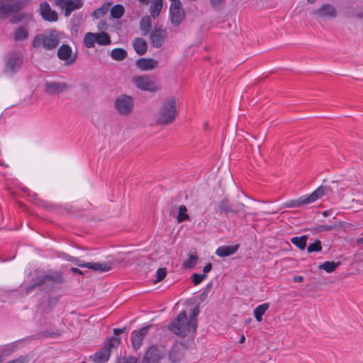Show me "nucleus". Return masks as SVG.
I'll return each instance as SVG.
<instances>
[{"instance_id":"1","label":"nucleus","mask_w":363,"mask_h":363,"mask_svg":"<svg viewBox=\"0 0 363 363\" xmlns=\"http://www.w3.org/2000/svg\"><path fill=\"white\" fill-rule=\"evenodd\" d=\"M323 196H331L342 201L347 207H353L352 202L363 205V187L355 180L339 182L333 181L330 184L320 186L309 195H304L295 200L284 203L281 206L268 209L269 213H276L284 208H297L312 203Z\"/></svg>"},{"instance_id":"2","label":"nucleus","mask_w":363,"mask_h":363,"mask_svg":"<svg viewBox=\"0 0 363 363\" xmlns=\"http://www.w3.org/2000/svg\"><path fill=\"white\" fill-rule=\"evenodd\" d=\"M197 328V320L187 318L186 311H182L168 325L169 330L174 334L184 337L189 333H194Z\"/></svg>"},{"instance_id":"3","label":"nucleus","mask_w":363,"mask_h":363,"mask_svg":"<svg viewBox=\"0 0 363 363\" xmlns=\"http://www.w3.org/2000/svg\"><path fill=\"white\" fill-rule=\"evenodd\" d=\"M64 281L62 274L57 272H52L48 274L38 273L27 286L26 293H30L33 289L41 285H44L45 289L50 291L54 289L55 284H62Z\"/></svg>"},{"instance_id":"4","label":"nucleus","mask_w":363,"mask_h":363,"mask_svg":"<svg viewBox=\"0 0 363 363\" xmlns=\"http://www.w3.org/2000/svg\"><path fill=\"white\" fill-rule=\"evenodd\" d=\"M62 37V32L51 30L48 33L36 35L33 41V46L35 48L42 47L51 50L57 47Z\"/></svg>"},{"instance_id":"5","label":"nucleus","mask_w":363,"mask_h":363,"mask_svg":"<svg viewBox=\"0 0 363 363\" xmlns=\"http://www.w3.org/2000/svg\"><path fill=\"white\" fill-rule=\"evenodd\" d=\"M177 103L174 98L164 102L157 115V122L160 124H170L177 116Z\"/></svg>"},{"instance_id":"6","label":"nucleus","mask_w":363,"mask_h":363,"mask_svg":"<svg viewBox=\"0 0 363 363\" xmlns=\"http://www.w3.org/2000/svg\"><path fill=\"white\" fill-rule=\"evenodd\" d=\"M121 344V340L116 337H112L107 340L104 346L93 356L95 363H106L108 361L111 354V349L118 347Z\"/></svg>"},{"instance_id":"7","label":"nucleus","mask_w":363,"mask_h":363,"mask_svg":"<svg viewBox=\"0 0 363 363\" xmlns=\"http://www.w3.org/2000/svg\"><path fill=\"white\" fill-rule=\"evenodd\" d=\"M111 38L105 32L86 33L84 37V44L88 48H91L96 44L99 45H108L111 44Z\"/></svg>"},{"instance_id":"8","label":"nucleus","mask_w":363,"mask_h":363,"mask_svg":"<svg viewBox=\"0 0 363 363\" xmlns=\"http://www.w3.org/2000/svg\"><path fill=\"white\" fill-rule=\"evenodd\" d=\"M165 355L166 352L163 346L152 345L145 353L141 363H160Z\"/></svg>"},{"instance_id":"9","label":"nucleus","mask_w":363,"mask_h":363,"mask_svg":"<svg viewBox=\"0 0 363 363\" xmlns=\"http://www.w3.org/2000/svg\"><path fill=\"white\" fill-rule=\"evenodd\" d=\"M115 108L121 115H128L133 109L134 100L130 96L125 94L119 96L115 101Z\"/></svg>"},{"instance_id":"10","label":"nucleus","mask_w":363,"mask_h":363,"mask_svg":"<svg viewBox=\"0 0 363 363\" xmlns=\"http://www.w3.org/2000/svg\"><path fill=\"white\" fill-rule=\"evenodd\" d=\"M171 5L169 8V16L172 23L178 26L181 24L185 17V13L182 7L179 0H169Z\"/></svg>"},{"instance_id":"11","label":"nucleus","mask_w":363,"mask_h":363,"mask_svg":"<svg viewBox=\"0 0 363 363\" xmlns=\"http://www.w3.org/2000/svg\"><path fill=\"white\" fill-rule=\"evenodd\" d=\"M55 4L64 11L65 16H69L71 13L82 7V0H55Z\"/></svg>"},{"instance_id":"12","label":"nucleus","mask_w":363,"mask_h":363,"mask_svg":"<svg viewBox=\"0 0 363 363\" xmlns=\"http://www.w3.org/2000/svg\"><path fill=\"white\" fill-rule=\"evenodd\" d=\"M135 86L143 91L155 92L159 86L147 76H138L133 79Z\"/></svg>"},{"instance_id":"13","label":"nucleus","mask_w":363,"mask_h":363,"mask_svg":"<svg viewBox=\"0 0 363 363\" xmlns=\"http://www.w3.org/2000/svg\"><path fill=\"white\" fill-rule=\"evenodd\" d=\"M21 6L20 0H0V19L9 13L16 12Z\"/></svg>"},{"instance_id":"14","label":"nucleus","mask_w":363,"mask_h":363,"mask_svg":"<svg viewBox=\"0 0 363 363\" xmlns=\"http://www.w3.org/2000/svg\"><path fill=\"white\" fill-rule=\"evenodd\" d=\"M187 348L188 346L184 342H176L169 352V360L172 363L179 362L183 358L184 351Z\"/></svg>"},{"instance_id":"15","label":"nucleus","mask_w":363,"mask_h":363,"mask_svg":"<svg viewBox=\"0 0 363 363\" xmlns=\"http://www.w3.org/2000/svg\"><path fill=\"white\" fill-rule=\"evenodd\" d=\"M77 265L81 268H88L96 272H106L112 269L110 262H77Z\"/></svg>"},{"instance_id":"16","label":"nucleus","mask_w":363,"mask_h":363,"mask_svg":"<svg viewBox=\"0 0 363 363\" xmlns=\"http://www.w3.org/2000/svg\"><path fill=\"white\" fill-rule=\"evenodd\" d=\"M149 326L143 327L140 330H134L131 334V342L135 351L140 349L145 337L148 333Z\"/></svg>"},{"instance_id":"17","label":"nucleus","mask_w":363,"mask_h":363,"mask_svg":"<svg viewBox=\"0 0 363 363\" xmlns=\"http://www.w3.org/2000/svg\"><path fill=\"white\" fill-rule=\"evenodd\" d=\"M40 11L43 18L45 21L54 22L57 20V13L51 9L47 2L40 4Z\"/></svg>"},{"instance_id":"18","label":"nucleus","mask_w":363,"mask_h":363,"mask_svg":"<svg viewBox=\"0 0 363 363\" xmlns=\"http://www.w3.org/2000/svg\"><path fill=\"white\" fill-rule=\"evenodd\" d=\"M21 62L22 58L19 55L16 53L10 54L6 65V71L10 73L14 72L20 67Z\"/></svg>"},{"instance_id":"19","label":"nucleus","mask_w":363,"mask_h":363,"mask_svg":"<svg viewBox=\"0 0 363 363\" xmlns=\"http://www.w3.org/2000/svg\"><path fill=\"white\" fill-rule=\"evenodd\" d=\"M166 38V33L162 30H155L151 35L150 40L155 48H160Z\"/></svg>"},{"instance_id":"20","label":"nucleus","mask_w":363,"mask_h":363,"mask_svg":"<svg viewBox=\"0 0 363 363\" xmlns=\"http://www.w3.org/2000/svg\"><path fill=\"white\" fill-rule=\"evenodd\" d=\"M136 65L143 71H148L157 67V62L151 58H140L136 61Z\"/></svg>"},{"instance_id":"21","label":"nucleus","mask_w":363,"mask_h":363,"mask_svg":"<svg viewBox=\"0 0 363 363\" xmlns=\"http://www.w3.org/2000/svg\"><path fill=\"white\" fill-rule=\"evenodd\" d=\"M66 87L67 86L65 84L48 82L45 84V91L48 94H52L63 91Z\"/></svg>"},{"instance_id":"22","label":"nucleus","mask_w":363,"mask_h":363,"mask_svg":"<svg viewBox=\"0 0 363 363\" xmlns=\"http://www.w3.org/2000/svg\"><path fill=\"white\" fill-rule=\"evenodd\" d=\"M239 247V245L220 246L216 250V254L221 257H228L235 254L238 250Z\"/></svg>"},{"instance_id":"23","label":"nucleus","mask_w":363,"mask_h":363,"mask_svg":"<svg viewBox=\"0 0 363 363\" xmlns=\"http://www.w3.org/2000/svg\"><path fill=\"white\" fill-rule=\"evenodd\" d=\"M72 48L67 45H62L58 49L57 52L58 57L60 60L73 62L74 60V57L72 56Z\"/></svg>"},{"instance_id":"24","label":"nucleus","mask_w":363,"mask_h":363,"mask_svg":"<svg viewBox=\"0 0 363 363\" xmlns=\"http://www.w3.org/2000/svg\"><path fill=\"white\" fill-rule=\"evenodd\" d=\"M133 46L135 52L140 55H144L147 49V45L145 40L141 38H136L133 41Z\"/></svg>"},{"instance_id":"25","label":"nucleus","mask_w":363,"mask_h":363,"mask_svg":"<svg viewBox=\"0 0 363 363\" xmlns=\"http://www.w3.org/2000/svg\"><path fill=\"white\" fill-rule=\"evenodd\" d=\"M28 36V30L26 26H19L13 33V38L17 41L26 40Z\"/></svg>"},{"instance_id":"26","label":"nucleus","mask_w":363,"mask_h":363,"mask_svg":"<svg viewBox=\"0 0 363 363\" xmlns=\"http://www.w3.org/2000/svg\"><path fill=\"white\" fill-rule=\"evenodd\" d=\"M176 218L178 223L189 220L190 216L185 206L181 205L179 206Z\"/></svg>"},{"instance_id":"27","label":"nucleus","mask_w":363,"mask_h":363,"mask_svg":"<svg viewBox=\"0 0 363 363\" xmlns=\"http://www.w3.org/2000/svg\"><path fill=\"white\" fill-rule=\"evenodd\" d=\"M162 7V0H152L150 6V13L152 17H157Z\"/></svg>"},{"instance_id":"28","label":"nucleus","mask_w":363,"mask_h":363,"mask_svg":"<svg viewBox=\"0 0 363 363\" xmlns=\"http://www.w3.org/2000/svg\"><path fill=\"white\" fill-rule=\"evenodd\" d=\"M269 303H265L261 305H259L254 310V315L257 321H261L262 320V316L264 313L269 309Z\"/></svg>"},{"instance_id":"29","label":"nucleus","mask_w":363,"mask_h":363,"mask_svg":"<svg viewBox=\"0 0 363 363\" xmlns=\"http://www.w3.org/2000/svg\"><path fill=\"white\" fill-rule=\"evenodd\" d=\"M340 264V262H325L323 264L319 265L320 269H323L328 273H331L334 272Z\"/></svg>"},{"instance_id":"30","label":"nucleus","mask_w":363,"mask_h":363,"mask_svg":"<svg viewBox=\"0 0 363 363\" xmlns=\"http://www.w3.org/2000/svg\"><path fill=\"white\" fill-rule=\"evenodd\" d=\"M140 27L144 35H146L152 27L151 18L148 16H143L140 23Z\"/></svg>"},{"instance_id":"31","label":"nucleus","mask_w":363,"mask_h":363,"mask_svg":"<svg viewBox=\"0 0 363 363\" xmlns=\"http://www.w3.org/2000/svg\"><path fill=\"white\" fill-rule=\"evenodd\" d=\"M198 259L199 257L196 255L189 254L188 259L183 262L182 265L186 269H191L196 266Z\"/></svg>"},{"instance_id":"32","label":"nucleus","mask_w":363,"mask_h":363,"mask_svg":"<svg viewBox=\"0 0 363 363\" xmlns=\"http://www.w3.org/2000/svg\"><path fill=\"white\" fill-rule=\"evenodd\" d=\"M307 239L308 237L306 235H303L300 238L294 237L291 239V242L298 248L303 250L306 247Z\"/></svg>"},{"instance_id":"33","label":"nucleus","mask_w":363,"mask_h":363,"mask_svg":"<svg viewBox=\"0 0 363 363\" xmlns=\"http://www.w3.org/2000/svg\"><path fill=\"white\" fill-rule=\"evenodd\" d=\"M319 14L322 16H334L335 10L330 5H324L319 9Z\"/></svg>"},{"instance_id":"34","label":"nucleus","mask_w":363,"mask_h":363,"mask_svg":"<svg viewBox=\"0 0 363 363\" xmlns=\"http://www.w3.org/2000/svg\"><path fill=\"white\" fill-rule=\"evenodd\" d=\"M126 55V51L122 48H115L111 53V57L116 60H122L125 58Z\"/></svg>"},{"instance_id":"35","label":"nucleus","mask_w":363,"mask_h":363,"mask_svg":"<svg viewBox=\"0 0 363 363\" xmlns=\"http://www.w3.org/2000/svg\"><path fill=\"white\" fill-rule=\"evenodd\" d=\"M124 13V8L122 5L117 4L111 9V15L114 18H121Z\"/></svg>"},{"instance_id":"36","label":"nucleus","mask_w":363,"mask_h":363,"mask_svg":"<svg viewBox=\"0 0 363 363\" xmlns=\"http://www.w3.org/2000/svg\"><path fill=\"white\" fill-rule=\"evenodd\" d=\"M138 358L133 356L117 357L116 363H137Z\"/></svg>"},{"instance_id":"37","label":"nucleus","mask_w":363,"mask_h":363,"mask_svg":"<svg viewBox=\"0 0 363 363\" xmlns=\"http://www.w3.org/2000/svg\"><path fill=\"white\" fill-rule=\"evenodd\" d=\"M109 5H110V4H108L107 6H104L101 8L94 10L91 13V16L95 18H99V17H101V16H103L104 14H105L106 13Z\"/></svg>"},{"instance_id":"38","label":"nucleus","mask_w":363,"mask_h":363,"mask_svg":"<svg viewBox=\"0 0 363 363\" xmlns=\"http://www.w3.org/2000/svg\"><path fill=\"white\" fill-rule=\"evenodd\" d=\"M322 250L321 242L318 240L308 246L307 251L311 253L313 252H319Z\"/></svg>"},{"instance_id":"39","label":"nucleus","mask_w":363,"mask_h":363,"mask_svg":"<svg viewBox=\"0 0 363 363\" xmlns=\"http://www.w3.org/2000/svg\"><path fill=\"white\" fill-rule=\"evenodd\" d=\"M167 275V269L163 267V268H160L157 269V274H156V280L155 281V283L157 282H160L161 281H162L165 277Z\"/></svg>"},{"instance_id":"40","label":"nucleus","mask_w":363,"mask_h":363,"mask_svg":"<svg viewBox=\"0 0 363 363\" xmlns=\"http://www.w3.org/2000/svg\"><path fill=\"white\" fill-rule=\"evenodd\" d=\"M2 362H3V357H2L1 354L0 353V363H2ZM28 362H29V359H28V357L21 356L16 359L9 361L6 363H28Z\"/></svg>"},{"instance_id":"41","label":"nucleus","mask_w":363,"mask_h":363,"mask_svg":"<svg viewBox=\"0 0 363 363\" xmlns=\"http://www.w3.org/2000/svg\"><path fill=\"white\" fill-rule=\"evenodd\" d=\"M206 278V274H194L192 275V281L194 285H198Z\"/></svg>"},{"instance_id":"42","label":"nucleus","mask_w":363,"mask_h":363,"mask_svg":"<svg viewBox=\"0 0 363 363\" xmlns=\"http://www.w3.org/2000/svg\"><path fill=\"white\" fill-rule=\"evenodd\" d=\"M199 306H196L192 310L191 315L190 318H194V320H196V316L199 315Z\"/></svg>"},{"instance_id":"43","label":"nucleus","mask_w":363,"mask_h":363,"mask_svg":"<svg viewBox=\"0 0 363 363\" xmlns=\"http://www.w3.org/2000/svg\"><path fill=\"white\" fill-rule=\"evenodd\" d=\"M321 216L323 217H328L329 216H332L333 218H334L333 216V212L332 211H323L321 213H320Z\"/></svg>"},{"instance_id":"44","label":"nucleus","mask_w":363,"mask_h":363,"mask_svg":"<svg viewBox=\"0 0 363 363\" xmlns=\"http://www.w3.org/2000/svg\"><path fill=\"white\" fill-rule=\"evenodd\" d=\"M212 269V264L211 263H208L204 267H203V272L206 274L208 272H209Z\"/></svg>"},{"instance_id":"45","label":"nucleus","mask_w":363,"mask_h":363,"mask_svg":"<svg viewBox=\"0 0 363 363\" xmlns=\"http://www.w3.org/2000/svg\"><path fill=\"white\" fill-rule=\"evenodd\" d=\"M71 271L73 272V273H76V274H80V275H83L84 274V272L80 269H79L78 268H76V267H72L71 268Z\"/></svg>"},{"instance_id":"46","label":"nucleus","mask_w":363,"mask_h":363,"mask_svg":"<svg viewBox=\"0 0 363 363\" xmlns=\"http://www.w3.org/2000/svg\"><path fill=\"white\" fill-rule=\"evenodd\" d=\"M67 259L70 261V262H73L75 264H77V262H78V263H83L79 259H77L75 257H69V256L67 257Z\"/></svg>"},{"instance_id":"47","label":"nucleus","mask_w":363,"mask_h":363,"mask_svg":"<svg viewBox=\"0 0 363 363\" xmlns=\"http://www.w3.org/2000/svg\"><path fill=\"white\" fill-rule=\"evenodd\" d=\"M124 331V329L122 328H115L113 330V333L115 335H119L120 334L123 333Z\"/></svg>"},{"instance_id":"48","label":"nucleus","mask_w":363,"mask_h":363,"mask_svg":"<svg viewBox=\"0 0 363 363\" xmlns=\"http://www.w3.org/2000/svg\"><path fill=\"white\" fill-rule=\"evenodd\" d=\"M294 282H302L303 277L302 276H296L293 278Z\"/></svg>"},{"instance_id":"49","label":"nucleus","mask_w":363,"mask_h":363,"mask_svg":"<svg viewBox=\"0 0 363 363\" xmlns=\"http://www.w3.org/2000/svg\"><path fill=\"white\" fill-rule=\"evenodd\" d=\"M238 208H239L240 211H242L243 212L245 211V206L242 203H238Z\"/></svg>"},{"instance_id":"50","label":"nucleus","mask_w":363,"mask_h":363,"mask_svg":"<svg viewBox=\"0 0 363 363\" xmlns=\"http://www.w3.org/2000/svg\"><path fill=\"white\" fill-rule=\"evenodd\" d=\"M211 3H212L214 6H216V5H218V4H220L223 0H211Z\"/></svg>"},{"instance_id":"51","label":"nucleus","mask_w":363,"mask_h":363,"mask_svg":"<svg viewBox=\"0 0 363 363\" xmlns=\"http://www.w3.org/2000/svg\"><path fill=\"white\" fill-rule=\"evenodd\" d=\"M245 336H244V335H242L241 338H240V340H239V343H240V344H241V343H243V342H245Z\"/></svg>"},{"instance_id":"52","label":"nucleus","mask_w":363,"mask_h":363,"mask_svg":"<svg viewBox=\"0 0 363 363\" xmlns=\"http://www.w3.org/2000/svg\"><path fill=\"white\" fill-rule=\"evenodd\" d=\"M338 227H342V228H345V227H347V226H346V225H345V222H342V223H339Z\"/></svg>"},{"instance_id":"53","label":"nucleus","mask_w":363,"mask_h":363,"mask_svg":"<svg viewBox=\"0 0 363 363\" xmlns=\"http://www.w3.org/2000/svg\"><path fill=\"white\" fill-rule=\"evenodd\" d=\"M357 242H358L359 244H360V243H361V244H363V237H362V238H359V239H358Z\"/></svg>"},{"instance_id":"54","label":"nucleus","mask_w":363,"mask_h":363,"mask_svg":"<svg viewBox=\"0 0 363 363\" xmlns=\"http://www.w3.org/2000/svg\"><path fill=\"white\" fill-rule=\"evenodd\" d=\"M140 2H147L148 0H139Z\"/></svg>"},{"instance_id":"55","label":"nucleus","mask_w":363,"mask_h":363,"mask_svg":"<svg viewBox=\"0 0 363 363\" xmlns=\"http://www.w3.org/2000/svg\"><path fill=\"white\" fill-rule=\"evenodd\" d=\"M315 0H308V1L310 2V3H313V2H315Z\"/></svg>"},{"instance_id":"56","label":"nucleus","mask_w":363,"mask_h":363,"mask_svg":"<svg viewBox=\"0 0 363 363\" xmlns=\"http://www.w3.org/2000/svg\"><path fill=\"white\" fill-rule=\"evenodd\" d=\"M11 21H12L13 23H16V22L18 21V20L13 19Z\"/></svg>"}]
</instances>
